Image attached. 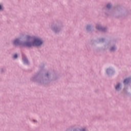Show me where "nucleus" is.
Returning <instances> with one entry per match:
<instances>
[{
  "label": "nucleus",
  "mask_w": 131,
  "mask_h": 131,
  "mask_svg": "<svg viewBox=\"0 0 131 131\" xmlns=\"http://www.w3.org/2000/svg\"><path fill=\"white\" fill-rule=\"evenodd\" d=\"M42 44V41L38 38H36L33 43L30 42H27L26 43V46L27 47H39V46Z\"/></svg>",
  "instance_id": "nucleus-1"
},
{
  "label": "nucleus",
  "mask_w": 131,
  "mask_h": 131,
  "mask_svg": "<svg viewBox=\"0 0 131 131\" xmlns=\"http://www.w3.org/2000/svg\"><path fill=\"white\" fill-rule=\"evenodd\" d=\"M130 80V79L129 78H127V79H125L124 80V84H126L127 83H128L129 82V81Z\"/></svg>",
  "instance_id": "nucleus-2"
},
{
  "label": "nucleus",
  "mask_w": 131,
  "mask_h": 131,
  "mask_svg": "<svg viewBox=\"0 0 131 131\" xmlns=\"http://www.w3.org/2000/svg\"><path fill=\"white\" fill-rule=\"evenodd\" d=\"M19 43V39H16L14 41V45H18Z\"/></svg>",
  "instance_id": "nucleus-3"
},
{
  "label": "nucleus",
  "mask_w": 131,
  "mask_h": 131,
  "mask_svg": "<svg viewBox=\"0 0 131 131\" xmlns=\"http://www.w3.org/2000/svg\"><path fill=\"white\" fill-rule=\"evenodd\" d=\"M120 88V84H118L117 86H116V90L117 91H118L119 89Z\"/></svg>",
  "instance_id": "nucleus-4"
},
{
  "label": "nucleus",
  "mask_w": 131,
  "mask_h": 131,
  "mask_svg": "<svg viewBox=\"0 0 131 131\" xmlns=\"http://www.w3.org/2000/svg\"><path fill=\"white\" fill-rule=\"evenodd\" d=\"M24 63H28V60L26 58H23Z\"/></svg>",
  "instance_id": "nucleus-5"
},
{
  "label": "nucleus",
  "mask_w": 131,
  "mask_h": 131,
  "mask_svg": "<svg viewBox=\"0 0 131 131\" xmlns=\"http://www.w3.org/2000/svg\"><path fill=\"white\" fill-rule=\"evenodd\" d=\"M106 7L107 9H110L111 8V4H107L106 6Z\"/></svg>",
  "instance_id": "nucleus-6"
},
{
  "label": "nucleus",
  "mask_w": 131,
  "mask_h": 131,
  "mask_svg": "<svg viewBox=\"0 0 131 131\" xmlns=\"http://www.w3.org/2000/svg\"><path fill=\"white\" fill-rule=\"evenodd\" d=\"M18 57V55H17V54H14V55H13V58H14V59H16V58Z\"/></svg>",
  "instance_id": "nucleus-7"
},
{
  "label": "nucleus",
  "mask_w": 131,
  "mask_h": 131,
  "mask_svg": "<svg viewBox=\"0 0 131 131\" xmlns=\"http://www.w3.org/2000/svg\"><path fill=\"white\" fill-rule=\"evenodd\" d=\"M111 50V51H114V50H115V47H112Z\"/></svg>",
  "instance_id": "nucleus-8"
},
{
  "label": "nucleus",
  "mask_w": 131,
  "mask_h": 131,
  "mask_svg": "<svg viewBox=\"0 0 131 131\" xmlns=\"http://www.w3.org/2000/svg\"><path fill=\"white\" fill-rule=\"evenodd\" d=\"M96 28H97V29H100V28H99V26H97V27H96Z\"/></svg>",
  "instance_id": "nucleus-9"
},
{
  "label": "nucleus",
  "mask_w": 131,
  "mask_h": 131,
  "mask_svg": "<svg viewBox=\"0 0 131 131\" xmlns=\"http://www.w3.org/2000/svg\"><path fill=\"white\" fill-rule=\"evenodd\" d=\"M0 10H2V6L0 5Z\"/></svg>",
  "instance_id": "nucleus-10"
},
{
  "label": "nucleus",
  "mask_w": 131,
  "mask_h": 131,
  "mask_svg": "<svg viewBox=\"0 0 131 131\" xmlns=\"http://www.w3.org/2000/svg\"><path fill=\"white\" fill-rule=\"evenodd\" d=\"M84 129H81V131H84Z\"/></svg>",
  "instance_id": "nucleus-11"
},
{
  "label": "nucleus",
  "mask_w": 131,
  "mask_h": 131,
  "mask_svg": "<svg viewBox=\"0 0 131 131\" xmlns=\"http://www.w3.org/2000/svg\"><path fill=\"white\" fill-rule=\"evenodd\" d=\"M108 70H107L106 72H108Z\"/></svg>",
  "instance_id": "nucleus-12"
}]
</instances>
